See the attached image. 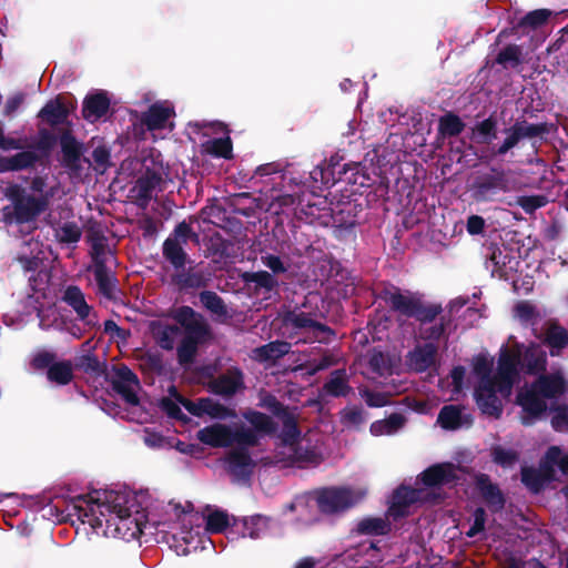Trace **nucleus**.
<instances>
[{"label":"nucleus","instance_id":"54","mask_svg":"<svg viewBox=\"0 0 568 568\" xmlns=\"http://www.w3.org/2000/svg\"><path fill=\"white\" fill-rule=\"evenodd\" d=\"M519 363H520L519 355L510 353L507 348H505L499 356L496 374H505V375L517 377L518 376L517 366Z\"/></svg>","mask_w":568,"mask_h":568},{"label":"nucleus","instance_id":"35","mask_svg":"<svg viewBox=\"0 0 568 568\" xmlns=\"http://www.w3.org/2000/svg\"><path fill=\"white\" fill-rule=\"evenodd\" d=\"M521 367L529 375H539L547 369V354L537 344L528 346L521 358Z\"/></svg>","mask_w":568,"mask_h":568},{"label":"nucleus","instance_id":"36","mask_svg":"<svg viewBox=\"0 0 568 568\" xmlns=\"http://www.w3.org/2000/svg\"><path fill=\"white\" fill-rule=\"evenodd\" d=\"M241 280L248 286L253 284L255 294H270L278 287V281L267 271L244 272Z\"/></svg>","mask_w":568,"mask_h":568},{"label":"nucleus","instance_id":"57","mask_svg":"<svg viewBox=\"0 0 568 568\" xmlns=\"http://www.w3.org/2000/svg\"><path fill=\"white\" fill-rule=\"evenodd\" d=\"M170 394L193 416L202 417L205 415V402L206 397H201L197 400H191L181 395L174 386L171 387Z\"/></svg>","mask_w":568,"mask_h":568},{"label":"nucleus","instance_id":"15","mask_svg":"<svg viewBox=\"0 0 568 568\" xmlns=\"http://www.w3.org/2000/svg\"><path fill=\"white\" fill-rule=\"evenodd\" d=\"M58 142L61 150V165L70 172L79 173L82 170L83 143L75 138L71 129L62 130Z\"/></svg>","mask_w":568,"mask_h":568},{"label":"nucleus","instance_id":"12","mask_svg":"<svg viewBox=\"0 0 568 568\" xmlns=\"http://www.w3.org/2000/svg\"><path fill=\"white\" fill-rule=\"evenodd\" d=\"M173 318L184 328V336L197 341V344H202L212 337L211 327L204 316L196 313L191 306L184 305L176 308Z\"/></svg>","mask_w":568,"mask_h":568},{"label":"nucleus","instance_id":"44","mask_svg":"<svg viewBox=\"0 0 568 568\" xmlns=\"http://www.w3.org/2000/svg\"><path fill=\"white\" fill-rule=\"evenodd\" d=\"M199 298L204 308L219 317H227L229 311L224 300L213 291H202Z\"/></svg>","mask_w":568,"mask_h":568},{"label":"nucleus","instance_id":"27","mask_svg":"<svg viewBox=\"0 0 568 568\" xmlns=\"http://www.w3.org/2000/svg\"><path fill=\"white\" fill-rule=\"evenodd\" d=\"M270 528V518L262 515L244 517L241 520L233 518L232 531L240 532L242 537L258 539L264 537Z\"/></svg>","mask_w":568,"mask_h":568},{"label":"nucleus","instance_id":"21","mask_svg":"<svg viewBox=\"0 0 568 568\" xmlns=\"http://www.w3.org/2000/svg\"><path fill=\"white\" fill-rule=\"evenodd\" d=\"M420 493L422 490L419 489L404 485L395 489L387 510L389 517L394 520H398L408 516L410 506L420 499Z\"/></svg>","mask_w":568,"mask_h":568},{"label":"nucleus","instance_id":"17","mask_svg":"<svg viewBox=\"0 0 568 568\" xmlns=\"http://www.w3.org/2000/svg\"><path fill=\"white\" fill-rule=\"evenodd\" d=\"M535 331V336L549 348L550 356H560L568 346V331L557 320H548L541 328Z\"/></svg>","mask_w":568,"mask_h":568},{"label":"nucleus","instance_id":"56","mask_svg":"<svg viewBox=\"0 0 568 568\" xmlns=\"http://www.w3.org/2000/svg\"><path fill=\"white\" fill-rule=\"evenodd\" d=\"M258 407L268 410L272 415L277 418H281L287 412H290L288 407L285 406L282 402L277 399V397L268 392H263L260 395Z\"/></svg>","mask_w":568,"mask_h":568},{"label":"nucleus","instance_id":"34","mask_svg":"<svg viewBox=\"0 0 568 568\" xmlns=\"http://www.w3.org/2000/svg\"><path fill=\"white\" fill-rule=\"evenodd\" d=\"M87 241L91 246V261L108 258L114 261V266H118V257L115 255V252L109 247L108 239L101 230L91 229L88 232Z\"/></svg>","mask_w":568,"mask_h":568},{"label":"nucleus","instance_id":"14","mask_svg":"<svg viewBox=\"0 0 568 568\" xmlns=\"http://www.w3.org/2000/svg\"><path fill=\"white\" fill-rule=\"evenodd\" d=\"M245 388L244 373L237 366H230L224 373H221L207 383V389L212 394L225 399L234 397Z\"/></svg>","mask_w":568,"mask_h":568},{"label":"nucleus","instance_id":"32","mask_svg":"<svg viewBox=\"0 0 568 568\" xmlns=\"http://www.w3.org/2000/svg\"><path fill=\"white\" fill-rule=\"evenodd\" d=\"M353 392L348 375L344 368L334 369L322 386V393L331 397H346Z\"/></svg>","mask_w":568,"mask_h":568},{"label":"nucleus","instance_id":"13","mask_svg":"<svg viewBox=\"0 0 568 568\" xmlns=\"http://www.w3.org/2000/svg\"><path fill=\"white\" fill-rule=\"evenodd\" d=\"M283 323L298 331H310L318 342H328L334 336V331L326 324L317 322L312 313L293 310L283 315Z\"/></svg>","mask_w":568,"mask_h":568},{"label":"nucleus","instance_id":"29","mask_svg":"<svg viewBox=\"0 0 568 568\" xmlns=\"http://www.w3.org/2000/svg\"><path fill=\"white\" fill-rule=\"evenodd\" d=\"M69 108L63 102V99L58 95L49 100L38 112L37 116L48 125L55 128L69 123Z\"/></svg>","mask_w":568,"mask_h":568},{"label":"nucleus","instance_id":"30","mask_svg":"<svg viewBox=\"0 0 568 568\" xmlns=\"http://www.w3.org/2000/svg\"><path fill=\"white\" fill-rule=\"evenodd\" d=\"M61 302L71 307L80 321L91 324L88 320L92 311L85 300V295L78 285H68L60 297Z\"/></svg>","mask_w":568,"mask_h":568},{"label":"nucleus","instance_id":"37","mask_svg":"<svg viewBox=\"0 0 568 568\" xmlns=\"http://www.w3.org/2000/svg\"><path fill=\"white\" fill-rule=\"evenodd\" d=\"M162 182V175L151 169H146L144 174L136 180L138 200L148 204L152 199L153 191Z\"/></svg>","mask_w":568,"mask_h":568},{"label":"nucleus","instance_id":"3","mask_svg":"<svg viewBox=\"0 0 568 568\" xmlns=\"http://www.w3.org/2000/svg\"><path fill=\"white\" fill-rule=\"evenodd\" d=\"M566 394H568V381L561 371L539 374L535 381L529 385L526 384L517 393L516 404L526 413V416L521 417V424L532 425L549 409L547 399H558Z\"/></svg>","mask_w":568,"mask_h":568},{"label":"nucleus","instance_id":"48","mask_svg":"<svg viewBox=\"0 0 568 568\" xmlns=\"http://www.w3.org/2000/svg\"><path fill=\"white\" fill-rule=\"evenodd\" d=\"M47 377L50 382L58 385H68L73 379V369L69 361H62L52 364L47 371Z\"/></svg>","mask_w":568,"mask_h":568},{"label":"nucleus","instance_id":"38","mask_svg":"<svg viewBox=\"0 0 568 568\" xmlns=\"http://www.w3.org/2000/svg\"><path fill=\"white\" fill-rule=\"evenodd\" d=\"M473 140L479 144H490L497 139L498 134V122L494 115H489L487 119L477 122L471 129Z\"/></svg>","mask_w":568,"mask_h":568},{"label":"nucleus","instance_id":"31","mask_svg":"<svg viewBox=\"0 0 568 568\" xmlns=\"http://www.w3.org/2000/svg\"><path fill=\"white\" fill-rule=\"evenodd\" d=\"M476 403L483 414L499 418L503 414V404L491 385L483 384L475 392Z\"/></svg>","mask_w":568,"mask_h":568},{"label":"nucleus","instance_id":"40","mask_svg":"<svg viewBox=\"0 0 568 568\" xmlns=\"http://www.w3.org/2000/svg\"><path fill=\"white\" fill-rule=\"evenodd\" d=\"M356 532L367 536H385L392 530V525L386 518L366 517L357 523Z\"/></svg>","mask_w":568,"mask_h":568},{"label":"nucleus","instance_id":"16","mask_svg":"<svg viewBox=\"0 0 568 568\" xmlns=\"http://www.w3.org/2000/svg\"><path fill=\"white\" fill-rule=\"evenodd\" d=\"M362 206L355 201L341 202L332 209V221L334 236L344 239L351 234L358 223V214Z\"/></svg>","mask_w":568,"mask_h":568},{"label":"nucleus","instance_id":"11","mask_svg":"<svg viewBox=\"0 0 568 568\" xmlns=\"http://www.w3.org/2000/svg\"><path fill=\"white\" fill-rule=\"evenodd\" d=\"M92 265L88 267L93 273L98 287V294L109 301H115L121 293L119 288V280L114 272V261L100 258L91 261Z\"/></svg>","mask_w":568,"mask_h":568},{"label":"nucleus","instance_id":"41","mask_svg":"<svg viewBox=\"0 0 568 568\" xmlns=\"http://www.w3.org/2000/svg\"><path fill=\"white\" fill-rule=\"evenodd\" d=\"M406 418L399 413H393L385 419L375 420L369 430L374 436L393 435L404 427Z\"/></svg>","mask_w":568,"mask_h":568},{"label":"nucleus","instance_id":"42","mask_svg":"<svg viewBox=\"0 0 568 568\" xmlns=\"http://www.w3.org/2000/svg\"><path fill=\"white\" fill-rule=\"evenodd\" d=\"M466 128V123L459 115L449 111L438 119V135L442 138L458 136Z\"/></svg>","mask_w":568,"mask_h":568},{"label":"nucleus","instance_id":"2","mask_svg":"<svg viewBox=\"0 0 568 568\" xmlns=\"http://www.w3.org/2000/svg\"><path fill=\"white\" fill-rule=\"evenodd\" d=\"M392 311L407 318H414L420 324L419 334L426 343H434L443 337L447 338V328L450 325V316H440L443 306L440 303L425 301L418 292L406 291L386 283L377 294Z\"/></svg>","mask_w":568,"mask_h":568},{"label":"nucleus","instance_id":"60","mask_svg":"<svg viewBox=\"0 0 568 568\" xmlns=\"http://www.w3.org/2000/svg\"><path fill=\"white\" fill-rule=\"evenodd\" d=\"M548 203L546 195H521L517 196L516 204L524 210L526 214H534L538 209Z\"/></svg>","mask_w":568,"mask_h":568},{"label":"nucleus","instance_id":"58","mask_svg":"<svg viewBox=\"0 0 568 568\" xmlns=\"http://www.w3.org/2000/svg\"><path fill=\"white\" fill-rule=\"evenodd\" d=\"M204 404L205 415L211 418L224 420L236 417V413L233 408H229L211 397H206V402Z\"/></svg>","mask_w":568,"mask_h":568},{"label":"nucleus","instance_id":"23","mask_svg":"<svg viewBox=\"0 0 568 568\" xmlns=\"http://www.w3.org/2000/svg\"><path fill=\"white\" fill-rule=\"evenodd\" d=\"M225 462L226 470L236 479L250 478L255 467V463L245 447H236L229 452Z\"/></svg>","mask_w":568,"mask_h":568},{"label":"nucleus","instance_id":"53","mask_svg":"<svg viewBox=\"0 0 568 568\" xmlns=\"http://www.w3.org/2000/svg\"><path fill=\"white\" fill-rule=\"evenodd\" d=\"M152 332L156 344L165 351H171L174 347V335L180 329L176 325H159V328L153 327Z\"/></svg>","mask_w":568,"mask_h":568},{"label":"nucleus","instance_id":"43","mask_svg":"<svg viewBox=\"0 0 568 568\" xmlns=\"http://www.w3.org/2000/svg\"><path fill=\"white\" fill-rule=\"evenodd\" d=\"M288 450L287 460L294 466L304 467L320 463V455L316 450L311 447H303L298 442L294 446H288Z\"/></svg>","mask_w":568,"mask_h":568},{"label":"nucleus","instance_id":"49","mask_svg":"<svg viewBox=\"0 0 568 568\" xmlns=\"http://www.w3.org/2000/svg\"><path fill=\"white\" fill-rule=\"evenodd\" d=\"M367 418V413L359 405L346 406L339 412V422L345 427H361Z\"/></svg>","mask_w":568,"mask_h":568},{"label":"nucleus","instance_id":"24","mask_svg":"<svg viewBox=\"0 0 568 568\" xmlns=\"http://www.w3.org/2000/svg\"><path fill=\"white\" fill-rule=\"evenodd\" d=\"M474 419L470 414H464L460 405H444L437 416V424L445 430H457L463 426H471Z\"/></svg>","mask_w":568,"mask_h":568},{"label":"nucleus","instance_id":"33","mask_svg":"<svg viewBox=\"0 0 568 568\" xmlns=\"http://www.w3.org/2000/svg\"><path fill=\"white\" fill-rule=\"evenodd\" d=\"M172 115H174V109L172 106L155 102L142 114L141 122L150 131L161 130L165 128L168 120Z\"/></svg>","mask_w":568,"mask_h":568},{"label":"nucleus","instance_id":"6","mask_svg":"<svg viewBox=\"0 0 568 568\" xmlns=\"http://www.w3.org/2000/svg\"><path fill=\"white\" fill-rule=\"evenodd\" d=\"M511 189L509 173L501 168L491 166L487 172H479L473 179L470 194L478 203L494 202Z\"/></svg>","mask_w":568,"mask_h":568},{"label":"nucleus","instance_id":"39","mask_svg":"<svg viewBox=\"0 0 568 568\" xmlns=\"http://www.w3.org/2000/svg\"><path fill=\"white\" fill-rule=\"evenodd\" d=\"M172 282L181 288H202L207 285L209 278L203 271L190 267L186 272H176L172 276Z\"/></svg>","mask_w":568,"mask_h":568},{"label":"nucleus","instance_id":"51","mask_svg":"<svg viewBox=\"0 0 568 568\" xmlns=\"http://www.w3.org/2000/svg\"><path fill=\"white\" fill-rule=\"evenodd\" d=\"M199 345L197 341L192 339L190 336H184L176 348L179 364L182 366L192 364L195 359Z\"/></svg>","mask_w":568,"mask_h":568},{"label":"nucleus","instance_id":"55","mask_svg":"<svg viewBox=\"0 0 568 568\" xmlns=\"http://www.w3.org/2000/svg\"><path fill=\"white\" fill-rule=\"evenodd\" d=\"M290 344L286 342H271L257 348V354L263 361H276L287 354Z\"/></svg>","mask_w":568,"mask_h":568},{"label":"nucleus","instance_id":"63","mask_svg":"<svg viewBox=\"0 0 568 568\" xmlns=\"http://www.w3.org/2000/svg\"><path fill=\"white\" fill-rule=\"evenodd\" d=\"M232 445L235 443L239 447H254L258 444V437L255 430L241 426L232 430Z\"/></svg>","mask_w":568,"mask_h":568},{"label":"nucleus","instance_id":"46","mask_svg":"<svg viewBox=\"0 0 568 568\" xmlns=\"http://www.w3.org/2000/svg\"><path fill=\"white\" fill-rule=\"evenodd\" d=\"M243 417L255 430L264 434H273L276 430L275 422L266 414L248 409L243 413Z\"/></svg>","mask_w":568,"mask_h":568},{"label":"nucleus","instance_id":"10","mask_svg":"<svg viewBox=\"0 0 568 568\" xmlns=\"http://www.w3.org/2000/svg\"><path fill=\"white\" fill-rule=\"evenodd\" d=\"M14 260L26 273H37V276L31 275L29 277L32 291L39 292L43 290L41 286L42 282H39V277H41V275L47 276V273H43L41 270L44 261V253L41 248V244L38 241L24 242Z\"/></svg>","mask_w":568,"mask_h":568},{"label":"nucleus","instance_id":"64","mask_svg":"<svg viewBox=\"0 0 568 568\" xmlns=\"http://www.w3.org/2000/svg\"><path fill=\"white\" fill-rule=\"evenodd\" d=\"M82 235L81 229L74 222L64 223L57 230V239L61 243L71 244L80 241Z\"/></svg>","mask_w":568,"mask_h":568},{"label":"nucleus","instance_id":"28","mask_svg":"<svg viewBox=\"0 0 568 568\" xmlns=\"http://www.w3.org/2000/svg\"><path fill=\"white\" fill-rule=\"evenodd\" d=\"M110 104V98L103 90L88 94L82 103V116L89 122H95L106 115Z\"/></svg>","mask_w":568,"mask_h":568},{"label":"nucleus","instance_id":"59","mask_svg":"<svg viewBox=\"0 0 568 568\" xmlns=\"http://www.w3.org/2000/svg\"><path fill=\"white\" fill-rule=\"evenodd\" d=\"M549 410L554 413L550 424L556 432L568 429V404H551Z\"/></svg>","mask_w":568,"mask_h":568},{"label":"nucleus","instance_id":"26","mask_svg":"<svg viewBox=\"0 0 568 568\" xmlns=\"http://www.w3.org/2000/svg\"><path fill=\"white\" fill-rule=\"evenodd\" d=\"M552 12L548 9H536L526 13L523 18L513 23L509 29L510 34H528L530 31L537 30L545 26ZM501 34H508V30H504Z\"/></svg>","mask_w":568,"mask_h":568},{"label":"nucleus","instance_id":"62","mask_svg":"<svg viewBox=\"0 0 568 568\" xmlns=\"http://www.w3.org/2000/svg\"><path fill=\"white\" fill-rule=\"evenodd\" d=\"M141 371L145 374H158L161 375L164 371L162 355L160 354H144L140 358L139 364Z\"/></svg>","mask_w":568,"mask_h":568},{"label":"nucleus","instance_id":"47","mask_svg":"<svg viewBox=\"0 0 568 568\" xmlns=\"http://www.w3.org/2000/svg\"><path fill=\"white\" fill-rule=\"evenodd\" d=\"M523 52L518 44H507L495 58V63L504 69L517 68L523 62Z\"/></svg>","mask_w":568,"mask_h":568},{"label":"nucleus","instance_id":"22","mask_svg":"<svg viewBox=\"0 0 568 568\" xmlns=\"http://www.w3.org/2000/svg\"><path fill=\"white\" fill-rule=\"evenodd\" d=\"M475 487L491 513L504 509L506 498L499 486L491 481L489 475L480 473L475 476Z\"/></svg>","mask_w":568,"mask_h":568},{"label":"nucleus","instance_id":"19","mask_svg":"<svg viewBox=\"0 0 568 568\" xmlns=\"http://www.w3.org/2000/svg\"><path fill=\"white\" fill-rule=\"evenodd\" d=\"M438 346L434 343L416 345L406 355L407 367L415 373H425L436 368Z\"/></svg>","mask_w":568,"mask_h":568},{"label":"nucleus","instance_id":"18","mask_svg":"<svg viewBox=\"0 0 568 568\" xmlns=\"http://www.w3.org/2000/svg\"><path fill=\"white\" fill-rule=\"evenodd\" d=\"M458 470H463V467L459 465L449 462L438 463L422 471L419 479L424 486L430 488L452 485L460 479L457 474Z\"/></svg>","mask_w":568,"mask_h":568},{"label":"nucleus","instance_id":"4","mask_svg":"<svg viewBox=\"0 0 568 568\" xmlns=\"http://www.w3.org/2000/svg\"><path fill=\"white\" fill-rule=\"evenodd\" d=\"M47 176L36 175L31 179L29 189L21 184H10L6 190V196L12 204V212L4 213L17 224L36 222L50 205L52 191H45Z\"/></svg>","mask_w":568,"mask_h":568},{"label":"nucleus","instance_id":"1","mask_svg":"<svg viewBox=\"0 0 568 568\" xmlns=\"http://www.w3.org/2000/svg\"><path fill=\"white\" fill-rule=\"evenodd\" d=\"M128 497L118 493L105 495L101 503L100 491L78 495L67 506L69 516H75L82 524H89L95 531L105 524L104 534L113 526V532L123 539L138 538L142 532L141 523L132 516Z\"/></svg>","mask_w":568,"mask_h":568},{"label":"nucleus","instance_id":"20","mask_svg":"<svg viewBox=\"0 0 568 568\" xmlns=\"http://www.w3.org/2000/svg\"><path fill=\"white\" fill-rule=\"evenodd\" d=\"M112 388L130 405L136 406L140 404L139 396L134 387L140 386L136 374L126 365H121L115 369V376L111 382Z\"/></svg>","mask_w":568,"mask_h":568},{"label":"nucleus","instance_id":"50","mask_svg":"<svg viewBox=\"0 0 568 568\" xmlns=\"http://www.w3.org/2000/svg\"><path fill=\"white\" fill-rule=\"evenodd\" d=\"M205 151L215 156L230 160L233 158V143L230 136L215 138L206 142Z\"/></svg>","mask_w":568,"mask_h":568},{"label":"nucleus","instance_id":"8","mask_svg":"<svg viewBox=\"0 0 568 568\" xmlns=\"http://www.w3.org/2000/svg\"><path fill=\"white\" fill-rule=\"evenodd\" d=\"M554 129L555 125L548 122L528 123L525 120L516 121L513 125L505 129L506 138L501 144L491 148V154L494 156H504L516 148L521 140L541 138L549 134Z\"/></svg>","mask_w":568,"mask_h":568},{"label":"nucleus","instance_id":"61","mask_svg":"<svg viewBox=\"0 0 568 568\" xmlns=\"http://www.w3.org/2000/svg\"><path fill=\"white\" fill-rule=\"evenodd\" d=\"M521 481L532 493H539L545 486L540 471L529 466L521 468Z\"/></svg>","mask_w":568,"mask_h":568},{"label":"nucleus","instance_id":"25","mask_svg":"<svg viewBox=\"0 0 568 568\" xmlns=\"http://www.w3.org/2000/svg\"><path fill=\"white\" fill-rule=\"evenodd\" d=\"M231 436V427L220 423L205 426L196 433V438L202 444L213 448L230 447L232 445Z\"/></svg>","mask_w":568,"mask_h":568},{"label":"nucleus","instance_id":"45","mask_svg":"<svg viewBox=\"0 0 568 568\" xmlns=\"http://www.w3.org/2000/svg\"><path fill=\"white\" fill-rule=\"evenodd\" d=\"M283 423V428L281 432V439L284 445L294 446L300 440L301 430L297 425V419L295 415L291 412H287L280 418Z\"/></svg>","mask_w":568,"mask_h":568},{"label":"nucleus","instance_id":"9","mask_svg":"<svg viewBox=\"0 0 568 568\" xmlns=\"http://www.w3.org/2000/svg\"><path fill=\"white\" fill-rule=\"evenodd\" d=\"M317 508L322 514L333 515L356 505L354 491L347 487H324L316 491Z\"/></svg>","mask_w":568,"mask_h":568},{"label":"nucleus","instance_id":"5","mask_svg":"<svg viewBox=\"0 0 568 568\" xmlns=\"http://www.w3.org/2000/svg\"><path fill=\"white\" fill-rule=\"evenodd\" d=\"M39 139L33 150H22L10 156H0V172H19L34 169L37 164H42L48 159L54 144L58 142L55 136L48 129L39 130Z\"/></svg>","mask_w":568,"mask_h":568},{"label":"nucleus","instance_id":"52","mask_svg":"<svg viewBox=\"0 0 568 568\" xmlns=\"http://www.w3.org/2000/svg\"><path fill=\"white\" fill-rule=\"evenodd\" d=\"M205 530L211 534L224 532L231 525L230 517L226 511L214 510L205 518Z\"/></svg>","mask_w":568,"mask_h":568},{"label":"nucleus","instance_id":"7","mask_svg":"<svg viewBox=\"0 0 568 568\" xmlns=\"http://www.w3.org/2000/svg\"><path fill=\"white\" fill-rule=\"evenodd\" d=\"M190 240L197 242L199 235L189 223L182 221L175 225L162 244V256L176 272L185 270L190 262L184 248Z\"/></svg>","mask_w":568,"mask_h":568}]
</instances>
